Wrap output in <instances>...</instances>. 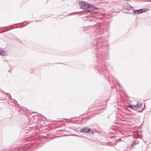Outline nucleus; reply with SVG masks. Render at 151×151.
<instances>
[{
	"instance_id": "20e7f679",
	"label": "nucleus",
	"mask_w": 151,
	"mask_h": 151,
	"mask_svg": "<svg viewBox=\"0 0 151 151\" xmlns=\"http://www.w3.org/2000/svg\"><path fill=\"white\" fill-rule=\"evenodd\" d=\"M1 52H4V51H1V52H0V54L1 53Z\"/></svg>"
},
{
	"instance_id": "39448f33",
	"label": "nucleus",
	"mask_w": 151,
	"mask_h": 151,
	"mask_svg": "<svg viewBox=\"0 0 151 151\" xmlns=\"http://www.w3.org/2000/svg\"><path fill=\"white\" fill-rule=\"evenodd\" d=\"M142 12H139V13H142Z\"/></svg>"
},
{
	"instance_id": "7ed1b4c3",
	"label": "nucleus",
	"mask_w": 151,
	"mask_h": 151,
	"mask_svg": "<svg viewBox=\"0 0 151 151\" xmlns=\"http://www.w3.org/2000/svg\"><path fill=\"white\" fill-rule=\"evenodd\" d=\"M141 10H143V9H140L139 10H134L133 11L134 13V14H137V13H138V12Z\"/></svg>"
},
{
	"instance_id": "f257e3e1",
	"label": "nucleus",
	"mask_w": 151,
	"mask_h": 151,
	"mask_svg": "<svg viewBox=\"0 0 151 151\" xmlns=\"http://www.w3.org/2000/svg\"><path fill=\"white\" fill-rule=\"evenodd\" d=\"M80 6L82 9H88L89 11H92L94 9V6L91 5H89L85 2H81L80 3Z\"/></svg>"
},
{
	"instance_id": "f03ea898",
	"label": "nucleus",
	"mask_w": 151,
	"mask_h": 151,
	"mask_svg": "<svg viewBox=\"0 0 151 151\" xmlns=\"http://www.w3.org/2000/svg\"><path fill=\"white\" fill-rule=\"evenodd\" d=\"M82 132H83L87 133L90 131V129L88 127H86L81 129Z\"/></svg>"
}]
</instances>
